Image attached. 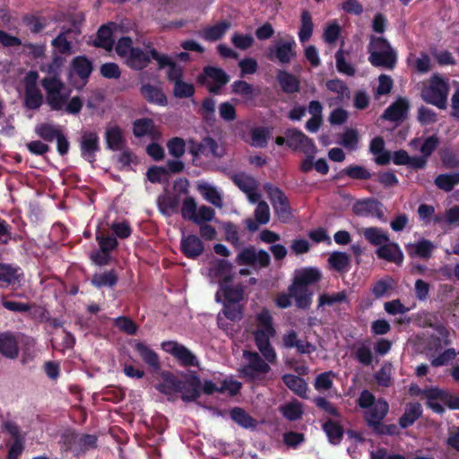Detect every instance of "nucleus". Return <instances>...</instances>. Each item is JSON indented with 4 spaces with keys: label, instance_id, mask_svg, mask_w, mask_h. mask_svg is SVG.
I'll list each match as a JSON object with an SVG mask.
<instances>
[{
    "label": "nucleus",
    "instance_id": "nucleus-47",
    "mask_svg": "<svg viewBox=\"0 0 459 459\" xmlns=\"http://www.w3.org/2000/svg\"><path fill=\"white\" fill-rule=\"evenodd\" d=\"M36 134L46 142H53L61 134L62 131L57 126L50 123H41L35 128Z\"/></svg>",
    "mask_w": 459,
    "mask_h": 459
},
{
    "label": "nucleus",
    "instance_id": "nucleus-14",
    "mask_svg": "<svg viewBox=\"0 0 459 459\" xmlns=\"http://www.w3.org/2000/svg\"><path fill=\"white\" fill-rule=\"evenodd\" d=\"M439 387L430 386L427 388H420L418 385H411L409 388V394L413 396H422L426 399L425 405L433 412L443 415L446 412V408L437 402V395Z\"/></svg>",
    "mask_w": 459,
    "mask_h": 459
},
{
    "label": "nucleus",
    "instance_id": "nucleus-64",
    "mask_svg": "<svg viewBox=\"0 0 459 459\" xmlns=\"http://www.w3.org/2000/svg\"><path fill=\"white\" fill-rule=\"evenodd\" d=\"M336 68L339 73L352 76L355 74V68L351 64L346 61L344 53L342 49H339L335 53Z\"/></svg>",
    "mask_w": 459,
    "mask_h": 459
},
{
    "label": "nucleus",
    "instance_id": "nucleus-36",
    "mask_svg": "<svg viewBox=\"0 0 459 459\" xmlns=\"http://www.w3.org/2000/svg\"><path fill=\"white\" fill-rule=\"evenodd\" d=\"M71 67L73 71L82 80L84 86L93 70L91 62L84 56H79L72 60Z\"/></svg>",
    "mask_w": 459,
    "mask_h": 459
},
{
    "label": "nucleus",
    "instance_id": "nucleus-30",
    "mask_svg": "<svg viewBox=\"0 0 459 459\" xmlns=\"http://www.w3.org/2000/svg\"><path fill=\"white\" fill-rule=\"evenodd\" d=\"M408 109V100L403 98H399L385 110L383 117L389 121L397 122L404 118Z\"/></svg>",
    "mask_w": 459,
    "mask_h": 459
},
{
    "label": "nucleus",
    "instance_id": "nucleus-38",
    "mask_svg": "<svg viewBox=\"0 0 459 459\" xmlns=\"http://www.w3.org/2000/svg\"><path fill=\"white\" fill-rule=\"evenodd\" d=\"M277 81L283 92L293 94L299 91L300 82L299 79L292 74L284 70L277 73Z\"/></svg>",
    "mask_w": 459,
    "mask_h": 459
},
{
    "label": "nucleus",
    "instance_id": "nucleus-18",
    "mask_svg": "<svg viewBox=\"0 0 459 459\" xmlns=\"http://www.w3.org/2000/svg\"><path fill=\"white\" fill-rule=\"evenodd\" d=\"M180 251L188 259H196L204 251L202 239L195 235H183L180 240Z\"/></svg>",
    "mask_w": 459,
    "mask_h": 459
},
{
    "label": "nucleus",
    "instance_id": "nucleus-50",
    "mask_svg": "<svg viewBox=\"0 0 459 459\" xmlns=\"http://www.w3.org/2000/svg\"><path fill=\"white\" fill-rule=\"evenodd\" d=\"M246 287L239 283L236 286H225L222 288L224 302L238 304L244 299Z\"/></svg>",
    "mask_w": 459,
    "mask_h": 459
},
{
    "label": "nucleus",
    "instance_id": "nucleus-33",
    "mask_svg": "<svg viewBox=\"0 0 459 459\" xmlns=\"http://www.w3.org/2000/svg\"><path fill=\"white\" fill-rule=\"evenodd\" d=\"M143 98L152 104L164 107L168 104V100L162 90L155 85L146 83L140 89Z\"/></svg>",
    "mask_w": 459,
    "mask_h": 459
},
{
    "label": "nucleus",
    "instance_id": "nucleus-41",
    "mask_svg": "<svg viewBox=\"0 0 459 459\" xmlns=\"http://www.w3.org/2000/svg\"><path fill=\"white\" fill-rule=\"evenodd\" d=\"M362 234L368 243L378 247L385 245L390 239L388 234L377 227L365 228Z\"/></svg>",
    "mask_w": 459,
    "mask_h": 459
},
{
    "label": "nucleus",
    "instance_id": "nucleus-59",
    "mask_svg": "<svg viewBox=\"0 0 459 459\" xmlns=\"http://www.w3.org/2000/svg\"><path fill=\"white\" fill-rule=\"evenodd\" d=\"M64 62V57L56 55L50 63L40 65V71L46 73L48 76H60Z\"/></svg>",
    "mask_w": 459,
    "mask_h": 459
},
{
    "label": "nucleus",
    "instance_id": "nucleus-11",
    "mask_svg": "<svg viewBox=\"0 0 459 459\" xmlns=\"http://www.w3.org/2000/svg\"><path fill=\"white\" fill-rule=\"evenodd\" d=\"M3 429L13 439L8 447L6 459H19L24 450L25 435L22 433L20 426L12 420L4 422Z\"/></svg>",
    "mask_w": 459,
    "mask_h": 459
},
{
    "label": "nucleus",
    "instance_id": "nucleus-43",
    "mask_svg": "<svg viewBox=\"0 0 459 459\" xmlns=\"http://www.w3.org/2000/svg\"><path fill=\"white\" fill-rule=\"evenodd\" d=\"M22 21L32 34L40 33L48 26V20L46 17L34 13L24 14Z\"/></svg>",
    "mask_w": 459,
    "mask_h": 459
},
{
    "label": "nucleus",
    "instance_id": "nucleus-17",
    "mask_svg": "<svg viewBox=\"0 0 459 459\" xmlns=\"http://www.w3.org/2000/svg\"><path fill=\"white\" fill-rule=\"evenodd\" d=\"M201 386L202 382L196 373L186 374L183 385H180L178 393L181 394V399L184 402H194L201 395Z\"/></svg>",
    "mask_w": 459,
    "mask_h": 459
},
{
    "label": "nucleus",
    "instance_id": "nucleus-53",
    "mask_svg": "<svg viewBox=\"0 0 459 459\" xmlns=\"http://www.w3.org/2000/svg\"><path fill=\"white\" fill-rule=\"evenodd\" d=\"M231 420L243 428H250L255 425V420L240 407H234L230 410Z\"/></svg>",
    "mask_w": 459,
    "mask_h": 459
},
{
    "label": "nucleus",
    "instance_id": "nucleus-61",
    "mask_svg": "<svg viewBox=\"0 0 459 459\" xmlns=\"http://www.w3.org/2000/svg\"><path fill=\"white\" fill-rule=\"evenodd\" d=\"M69 95L70 91L67 93L60 91L58 94L47 95V103L52 110L60 111L64 109L65 105L68 100Z\"/></svg>",
    "mask_w": 459,
    "mask_h": 459
},
{
    "label": "nucleus",
    "instance_id": "nucleus-16",
    "mask_svg": "<svg viewBox=\"0 0 459 459\" xmlns=\"http://www.w3.org/2000/svg\"><path fill=\"white\" fill-rule=\"evenodd\" d=\"M352 211L358 216H373L380 221H385L383 204L375 198L358 200L354 203Z\"/></svg>",
    "mask_w": 459,
    "mask_h": 459
},
{
    "label": "nucleus",
    "instance_id": "nucleus-23",
    "mask_svg": "<svg viewBox=\"0 0 459 459\" xmlns=\"http://www.w3.org/2000/svg\"><path fill=\"white\" fill-rule=\"evenodd\" d=\"M405 249L410 257L429 260L435 249V245L429 239L421 238L415 243L406 244Z\"/></svg>",
    "mask_w": 459,
    "mask_h": 459
},
{
    "label": "nucleus",
    "instance_id": "nucleus-55",
    "mask_svg": "<svg viewBox=\"0 0 459 459\" xmlns=\"http://www.w3.org/2000/svg\"><path fill=\"white\" fill-rule=\"evenodd\" d=\"M41 86L47 92V95L58 94L65 88V83L60 76H47L41 80Z\"/></svg>",
    "mask_w": 459,
    "mask_h": 459
},
{
    "label": "nucleus",
    "instance_id": "nucleus-1",
    "mask_svg": "<svg viewBox=\"0 0 459 459\" xmlns=\"http://www.w3.org/2000/svg\"><path fill=\"white\" fill-rule=\"evenodd\" d=\"M19 344L23 348L22 363H25L28 359L32 358L31 349L35 347V339L23 333L15 334L10 331L0 333V355L3 357L10 359H16L20 352Z\"/></svg>",
    "mask_w": 459,
    "mask_h": 459
},
{
    "label": "nucleus",
    "instance_id": "nucleus-56",
    "mask_svg": "<svg viewBox=\"0 0 459 459\" xmlns=\"http://www.w3.org/2000/svg\"><path fill=\"white\" fill-rule=\"evenodd\" d=\"M281 412L283 417L290 421L299 420L303 415V409L301 403L299 402L289 403L281 407Z\"/></svg>",
    "mask_w": 459,
    "mask_h": 459
},
{
    "label": "nucleus",
    "instance_id": "nucleus-4",
    "mask_svg": "<svg viewBox=\"0 0 459 459\" xmlns=\"http://www.w3.org/2000/svg\"><path fill=\"white\" fill-rule=\"evenodd\" d=\"M264 190L266 192L278 219L283 222L289 221L292 216V212L290 202L284 192L271 183L264 184Z\"/></svg>",
    "mask_w": 459,
    "mask_h": 459
},
{
    "label": "nucleus",
    "instance_id": "nucleus-46",
    "mask_svg": "<svg viewBox=\"0 0 459 459\" xmlns=\"http://www.w3.org/2000/svg\"><path fill=\"white\" fill-rule=\"evenodd\" d=\"M154 129L155 125L152 118L144 117L136 119L133 124V133L137 138H141L145 135H152Z\"/></svg>",
    "mask_w": 459,
    "mask_h": 459
},
{
    "label": "nucleus",
    "instance_id": "nucleus-7",
    "mask_svg": "<svg viewBox=\"0 0 459 459\" xmlns=\"http://www.w3.org/2000/svg\"><path fill=\"white\" fill-rule=\"evenodd\" d=\"M258 329L254 333L255 342L258 350L271 345L270 338L276 333L273 316L266 308L262 309L256 316Z\"/></svg>",
    "mask_w": 459,
    "mask_h": 459
},
{
    "label": "nucleus",
    "instance_id": "nucleus-44",
    "mask_svg": "<svg viewBox=\"0 0 459 459\" xmlns=\"http://www.w3.org/2000/svg\"><path fill=\"white\" fill-rule=\"evenodd\" d=\"M314 30V23L312 21L311 13L307 10H303L300 15V27L299 30V38L300 42L307 41Z\"/></svg>",
    "mask_w": 459,
    "mask_h": 459
},
{
    "label": "nucleus",
    "instance_id": "nucleus-26",
    "mask_svg": "<svg viewBox=\"0 0 459 459\" xmlns=\"http://www.w3.org/2000/svg\"><path fill=\"white\" fill-rule=\"evenodd\" d=\"M134 348L139 354L141 359L148 365L153 371L160 369V357L148 345L140 341H135Z\"/></svg>",
    "mask_w": 459,
    "mask_h": 459
},
{
    "label": "nucleus",
    "instance_id": "nucleus-29",
    "mask_svg": "<svg viewBox=\"0 0 459 459\" xmlns=\"http://www.w3.org/2000/svg\"><path fill=\"white\" fill-rule=\"evenodd\" d=\"M322 429L327 437V440L331 445L338 446L343 439L344 429L342 425L333 419H327L322 424Z\"/></svg>",
    "mask_w": 459,
    "mask_h": 459
},
{
    "label": "nucleus",
    "instance_id": "nucleus-57",
    "mask_svg": "<svg viewBox=\"0 0 459 459\" xmlns=\"http://www.w3.org/2000/svg\"><path fill=\"white\" fill-rule=\"evenodd\" d=\"M96 241L98 242L100 250L109 254L118 246V241L116 237L107 235L100 231L96 233Z\"/></svg>",
    "mask_w": 459,
    "mask_h": 459
},
{
    "label": "nucleus",
    "instance_id": "nucleus-52",
    "mask_svg": "<svg viewBox=\"0 0 459 459\" xmlns=\"http://www.w3.org/2000/svg\"><path fill=\"white\" fill-rule=\"evenodd\" d=\"M339 144L343 146L348 151H355L359 145V133L357 129L347 128L341 134Z\"/></svg>",
    "mask_w": 459,
    "mask_h": 459
},
{
    "label": "nucleus",
    "instance_id": "nucleus-63",
    "mask_svg": "<svg viewBox=\"0 0 459 459\" xmlns=\"http://www.w3.org/2000/svg\"><path fill=\"white\" fill-rule=\"evenodd\" d=\"M169 152L176 159L182 157L186 152V143L180 137H173L167 143Z\"/></svg>",
    "mask_w": 459,
    "mask_h": 459
},
{
    "label": "nucleus",
    "instance_id": "nucleus-12",
    "mask_svg": "<svg viewBox=\"0 0 459 459\" xmlns=\"http://www.w3.org/2000/svg\"><path fill=\"white\" fill-rule=\"evenodd\" d=\"M289 148L294 151H301L305 154H315L316 147L311 138L297 128L288 129L285 133Z\"/></svg>",
    "mask_w": 459,
    "mask_h": 459
},
{
    "label": "nucleus",
    "instance_id": "nucleus-58",
    "mask_svg": "<svg viewBox=\"0 0 459 459\" xmlns=\"http://www.w3.org/2000/svg\"><path fill=\"white\" fill-rule=\"evenodd\" d=\"M197 204L193 196H186L182 203L181 216L184 220L192 221L195 219Z\"/></svg>",
    "mask_w": 459,
    "mask_h": 459
},
{
    "label": "nucleus",
    "instance_id": "nucleus-3",
    "mask_svg": "<svg viewBox=\"0 0 459 459\" xmlns=\"http://www.w3.org/2000/svg\"><path fill=\"white\" fill-rule=\"evenodd\" d=\"M230 82L229 74L220 67L206 65L197 76V82L206 85L209 92L218 95L221 90Z\"/></svg>",
    "mask_w": 459,
    "mask_h": 459
},
{
    "label": "nucleus",
    "instance_id": "nucleus-35",
    "mask_svg": "<svg viewBox=\"0 0 459 459\" xmlns=\"http://www.w3.org/2000/svg\"><path fill=\"white\" fill-rule=\"evenodd\" d=\"M160 377L162 382L156 386V389L161 394H170L171 393H178L180 385H183V380L178 378L170 371H162Z\"/></svg>",
    "mask_w": 459,
    "mask_h": 459
},
{
    "label": "nucleus",
    "instance_id": "nucleus-10",
    "mask_svg": "<svg viewBox=\"0 0 459 459\" xmlns=\"http://www.w3.org/2000/svg\"><path fill=\"white\" fill-rule=\"evenodd\" d=\"M161 347L177 359L183 367H197L199 365L196 356L183 344L175 341H167L161 343Z\"/></svg>",
    "mask_w": 459,
    "mask_h": 459
},
{
    "label": "nucleus",
    "instance_id": "nucleus-34",
    "mask_svg": "<svg viewBox=\"0 0 459 459\" xmlns=\"http://www.w3.org/2000/svg\"><path fill=\"white\" fill-rule=\"evenodd\" d=\"M347 177L353 180H368L372 174L370 171L361 165L351 164L342 169L335 177V179H341Z\"/></svg>",
    "mask_w": 459,
    "mask_h": 459
},
{
    "label": "nucleus",
    "instance_id": "nucleus-6",
    "mask_svg": "<svg viewBox=\"0 0 459 459\" xmlns=\"http://www.w3.org/2000/svg\"><path fill=\"white\" fill-rule=\"evenodd\" d=\"M39 73L30 70L26 73L24 82V106L30 110L39 109L43 104V95L38 87Z\"/></svg>",
    "mask_w": 459,
    "mask_h": 459
},
{
    "label": "nucleus",
    "instance_id": "nucleus-20",
    "mask_svg": "<svg viewBox=\"0 0 459 459\" xmlns=\"http://www.w3.org/2000/svg\"><path fill=\"white\" fill-rule=\"evenodd\" d=\"M218 147L217 142L212 137L206 136L199 143L192 141L190 143L189 152L194 157H220L221 155L217 152Z\"/></svg>",
    "mask_w": 459,
    "mask_h": 459
},
{
    "label": "nucleus",
    "instance_id": "nucleus-31",
    "mask_svg": "<svg viewBox=\"0 0 459 459\" xmlns=\"http://www.w3.org/2000/svg\"><path fill=\"white\" fill-rule=\"evenodd\" d=\"M105 141L107 148L111 151H122L126 145L123 130L118 126L107 129L105 133Z\"/></svg>",
    "mask_w": 459,
    "mask_h": 459
},
{
    "label": "nucleus",
    "instance_id": "nucleus-8",
    "mask_svg": "<svg viewBox=\"0 0 459 459\" xmlns=\"http://www.w3.org/2000/svg\"><path fill=\"white\" fill-rule=\"evenodd\" d=\"M296 41L292 38L286 40L279 39L267 48L265 56L271 61L277 60L281 64L286 65L296 57Z\"/></svg>",
    "mask_w": 459,
    "mask_h": 459
},
{
    "label": "nucleus",
    "instance_id": "nucleus-51",
    "mask_svg": "<svg viewBox=\"0 0 459 459\" xmlns=\"http://www.w3.org/2000/svg\"><path fill=\"white\" fill-rule=\"evenodd\" d=\"M437 402L444 408L446 406L450 410H459V394H454L446 389H438Z\"/></svg>",
    "mask_w": 459,
    "mask_h": 459
},
{
    "label": "nucleus",
    "instance_id": "nucleus-22",
    "mask_svg": "<svg viewBox=\"0 0 459 459\" xmlns=\"http://www.w3.org/2000/svg\"><path fill=\"white\" fill-rule=\"evenodd\" d=\"M376 254L378 258L401 265L403 262V254L395 242L388 241L382 247H377Z\"/></svg>",
    "mask_w": 459,
    "mask_h": 459
},
{
    "label": "nucleus",
    "instance_id": "nucleus-42",
    "mask_svg": "<svg viewBox=\"0 0 459 459\" xmlns=\"http://www.w3.org/2000/svg\"><path fill=\"white\" fill-rule=\"evenodd\" d=\"M284 385L300 397H305L307 390L306 381L295 375L285 374L281 377Z\"/></svg>",
    "mask_w": 459,
    "mask_h": 459
},
{
    "label": "nucleus",
    "instance_id": "nucleus-62",
    "mask_svg": "<svg viewBox=\"0 0 459 459\" xmlns=\"http://www.w3.org/2000/svg\"><path fill=\"white\" fill-rule=\"evenodd\" d=\"M195 92V86L192 83L186 82L183 80L174 83L173 94L176 98H190Z\"/></svg>",
    "mask_w": 459,
    "mask_h": 459
},
{
    "label": "nucleus",
    "instance_id": "nucleus-15",
    "mask_svg": "<svg viewBox=\"0 0 459 459\" xmlns=\"http://www.w3.org/2000/svg\"><path fill=\"white\" fill-rule=\"evenodd\" d=\"M81 156L86 161L93 164L96 161V154L100 151V138L96 132H83L80 140Z\"/></svg>",
    "mask_w": 459,
    "mask_h": 459
},
{
    "label": "nucleus",
    "instance_id": "nucleus-5",
    "mask_svg": "<svg viewBox=\"0 0 459 459\" xmlns=\"http://www.w3.org/2000/svg\"><path fill=\"white\" fill-rule=\"evenodd\" d=\"M247 364L239 368V374L251 381L259 379L271 370L269 364L255 351H244Z\"/></svg>",
    "mask_w": 459,
    "mask_h": 459
},
{
    "label": "nucleus",
    "instance_id": "nucleus-54",
    "mask_svg": "<svg viewBox=\"0 0 459 459\" xmlns=\"http://www.w3.org/2000/svg\"><path fill=\"white\" fill-rule=\"evenodd\" d=\"M329 264L337 272H347L350 264V256L344 252H333L329 259Z\"/></svg>",
    "mask_w": 459,
    "mask_h": 459
},
{
    "label": "nucleus",
    "instance_id": "nucleus-28",
    "mask_svg": "<svg viewBox=\"0 0 459 459\" xmlns=\"http://www.w3.org/2000/svg\"><path fill=\"white\" fill-rule=\"evenodd\" d=\"M231 22L223 20L214 25L207 26L200 31V36L206 41L213 42L221 39L230 29Z\"/></svg>",
    "mask_w": 459,
    "mask_h": 459
},
{
    "label": "nucleus",
    "instance_id": "nucleus-24",
    "mask_svg": "<svg viewBox=\"0 0 459 459\" xmlns=\"http://www.w3.org/2000/svg\"><path fill=\"white\" fill-rule=\"evenodd\" d=\"M155 57H159V69L169 67L167 78L169 82H178L182 80L183 69L176 62H174L168 55L154 52Z\"/></svg>",
    "mask_w": 459,
    "mask_h": 459
},
{
    "label": "nucleus",
    "instance_id": "nucleus-39",
    "mask_svg": "<svg viewBox=\"0 0 459 459\" xmlns=\"http://www.w3.org/2000/svg\"><path fill=\"white\" fill-rule=\"evenodd\" d=\"M346 304L350 305V299L348 298L347 290H343L342 291L334 292V293H322L318 297V304L317 307H322L325 306L333 307L334 305L339 304Z\"/></svg>",
    "mask_w": 459,
    "mask_h": 459
},
{
    "label": "nucleus",
    "instance_id": "nucleus-27",
    "mask_svg": "<svg viewBox=\"0 0 459 459\" xmlns=\"http://www.w3.org/2000/svg\"><path fill=\"white\" fill-rule=\"evenodd\" d=\"M368 61L373 66L392 70L396 65L397 56L394 50L371 51Z\"/></svg>",
    "mask_w": 459,
    "mask_h": 459
},
{
    "label": "nucleus",
    "instance_id": "nucleus-13",
    "mask_svg": "<svg viewBox=\"0 0 459 459\" xmlns=\"http://www.w3.org/2000/svg\"><path fill=\"white\" fill-rule=\"evenodd\" d=\"M270 262V255L265 250L256 251L253 246L243 248L236 258V263L239 265L267 267Z\"/></svg>",
    "mask_w": 459,
    "mask_h": 459
},
{
    "label": "nucleus",
    "instance_id": "nucleus-48",
    "mask_svg": "<svg viewBox=\"0 0 459 459\" xmlns=\"http://www.w3.org/2000/svg\"><path fill=\"white\" fill-rule=\"evenodd\" d=\"M250 144L255 148H264L268 143L270 130L267 127L257 126L250 131Z\"/></svg>",
    "mask_w": 459,
    "mask_h": 459
},
{
    "label": "nucleus",
    "instance_id": "nucleus-19",
    "mask_svg": "<svg viewBox=\"0 0 459 459\" xmlns=\"http://www.w3.org/2000/svg\"><path fill=\"white\" fill-rule=\"evenodd\" d=\"M389 411V404L388 403L383 399L379 398L377 400L375 405L370 407L364 415V420L367 423V426L371 429V430L376 429L375 423H381L384 419L386 417Z\"/></svg>",
    "mask_w": 459,
    "mask_h": 459
},
{
    "label": "nucleus",
    "instance_id": "nucleus-25",
    "mask_svg": "<svg viewBox=\"0 0 459 459\" xmlns=\"http://www.w3.org/2000/svg\"><path fill=\"white\" fill-rule=\"evenodd\" d=\"M423 413L422 406L420 403H408L404 407V412L398 420L401 429L411 427Z\"/></svg>",
    "mask_w": 459,
    "mask_h": 459
},
{
    "label": "nucleus",
    "instance_id": "nucleus-49",
    "mask_svg": "<svg viewBox=\"0 0 459 459\" xmlns=\"http://www.w3.org/2000/svg\"><path fill=\"white\" fill-rule=\"evenodd\" d=\"M435 185L446 192L452 191L456 185H459V172L439 174L435 178Z\"/></svg>",
    "mask_w": 459,
    "mask_h": 459
},
{
    "label": "nucleus",
    "instance_id": "nucleus-21",
    "mask_svg": "<svg viewBox=\"0 0 459 459\" xmlns=\"http://www.w3.org/2000/svg\"><path fill=\"white\" fill-rule=\"evenodd\" d=\"M117 28V23L113 22L101 25L97 31L95 39L93 40V46L106 50H111L115 43L113 32Z\"/></svg>",
    "mask_w": 459,
    "mask_h": 459
},
{
    "label": "nucleus",
    "instance_id": "nucleus-37",
    "mask_svg": "<svg viewBox=\"0 0 459 459\" xmlns=\"http://www.w3.org/2000/svg\"><path fill=\"white\" fill-rule=\"evenodd\" d=\"M321 279V273L318 269L308 267L303 269L298 275L295 276L291 285L294 287L307 288L308 285L316 283Z\"/></svg>",
    "mask_w": 459,
    "mask_h": 459
},
{
    "label": "nucleus",
    "instance_id": "nucleus-9",
    "mask_svg": "<svg viewBox=\"0 0 459 459\" xmlns=\"http://www.w3.org/2000/svg\"><path fill=\"white\" fill-rule=\"evenodd\" d=\"M154 52L159 51L152 47V43L145 45L144 48L135 47L131 50L126 64L132 70L142 71L150 65L152 59L159 63V57H155Z\"/></svg>",
    "mask_w": 459,
    "mask_h": 459
},
{
    "label": "nucleus",
    "instance_id": "nucleus-45",
    "mask_svg": "<svg viewBox=\"0 0 459 459\" xmlns=\"http://www.w3.org/2000/svg\"><path fill=\"white\" fill-rule=\"evenodd\" d=\"M231 92L239 95L247 101L253 100L258 93H255L254 86L243 80H238L231 84Z\"/></svg>",
    "mask_w": 459,
    "mask_h": 459
},
{
    "label": "nucleus",
    "instance_id": "nucleus-40",
    "mask_svg": "<svg viewBox=\"0 0 459 459\" xmlns=\"http://www.w3.org/2000/svg\"><path fill=\"white\" fill-rule=\"evenodd\" d=\"M290 295L295 299L296 306L302 309H307L310 307L312 302L313 293L309 291L308 288L294 287L290 285L289 287Z\"/></svg>",
    "mask_w": 459,
    "mask_h": 459
},
{
    "label": "nucleus",
    "instance_id": "nucleus-32",
    "mask_svg": "<svg viewBox=\"0 0 459 459\" xmlns=\"http://www.w3.org/2000/svg\"><path fill=\"white\" fill-rule=\"evenodd\" d=\"M118 282V275L116 270H106L102 273H96L91 279V283L97 289H113Z\"/></svg>",
    "mask_w": 459,
    "mask_h": 459
},
{
    "label": "nucleus",
    "instance_id": "nucleus-2",
    "mask_svg": "<svg viewBox=\"0 0 459 459\" xmlns=\"http://www.w3.org/2000/svg\"><path fill=\"white\" fill-rule=\"evenodd\" d=\"M449 91L448 79L442 78L438 74H433L429 84L422 91V99L429 104L444 109L447 105V95Z\"/></svg>",
    "mask_w": 459,
    "mask_h": 459
},
{
    "label": "nucleus",
    "instance_id": "nucleus-60",
    "mask_svg": "<svg viewBox=\"0 0 459 459\" xmlns=\"http://www.w3.org/2000/svg\"><path fill=\"white\" fill-rule=\"evenodd\" d=\"M393 283L394 280L391 277L376 281L371 288V292L375 299L384 297L393 288Z\"/></svg>",
    "mask_w": 459,
    "mask_h": 459
}]
</instances>
